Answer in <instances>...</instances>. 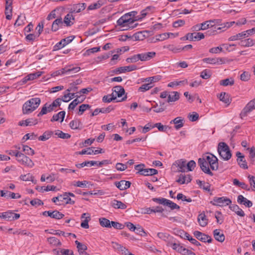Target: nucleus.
Masks as SVG:
<instances>
[{
	"mask_svg": "<svg viewBox=\"0 0 255 255\" xmlns=\"http://www.w3.org/2000/svg\"><path fill=\"white\" fill-rule=\"evenodd\" d=\"M137 13L136 11H132L124 14L117 20V24L123 28V30L135 28L138 25L137 23H134L138 19L135 18Z\"/></svg>",
	"mask_w": 255,
	"mask_h": 255,
	"instance_id": "f257e3e1",
	"label": "nucleus"
},
{
	"mask_svg": "<svg viewBox=\"0 0 255 255\" xmlns=\"http://www.w3.org/2000/svg\"><path fill=\"white\" fill-rule=\"evenodd\" d=\"M41 102L39 98H33L27 101L22 106L23 114H29L35 110L39 106Z\"/></svg>",
	"mask_w": 255,
	"mask_h": 255,
	"instance_id": "f03ea898",
	"label": "nucleus"
},
{
	"mask_svg": "<svg viewBox=\"0 0 255 255\" xmlns=\"http://www.w3.org/2000/svg\"><path fill=\"white\" fill-rule=\"evenodd\" d=\"M61 104V98H57L52 103H46L42 108L41 111L38 113L37 116L39 117L46 114L47 113L56 111L57 108L59 107Z\"/></svg>",
	"mask_w": 255,
	"mask_h": 255,
	"instance_id": "7ed1b4c3",
	"label": "nucleus"
},
{
	"mask_svg": "<svg viewBox=\"0 0 255 255\" xmlns=\"http://www.w3.org/2000/svg\"><path fill=\"white\" fill-rule=\"evenodd\" d=\"M218 152L220 157L224 160H229L232 154L229 146L225 142H220L218 144Z\"/></svg>",
	"mask_w": 255,
	"mask_h": 255,
	"instance_id": "20e7f679",
	"label": "nucleus"
},
{
	"mask_svg": "<svg viewBox=\"0 0 255 255\" xmlns=\"http://www.w3.org/2000/svg\"><path fill=\"white\" fill-rule=\"evenodd\" d=\"M219 20L214 19L204 21L201 23V28L202 30H206L208 28H212V31L210 32V34L215 35L217 30H221L222 27L215 26L216 24L218 23Z\"/></svg>",
	"mask_w": 255,
	"mask_h": 255,
	"instance_id": "39448f33",
	"label": "nucleus"
},
{
	"mask_svg": "<svg viewBox=\"0 0 255 255\" xmlns=\"http://www.w3.org/2000/svg\"><path fill=\"white\" fill-rule=\"evenodd\" d=\"M203 155L206 160L208 162L211 169L213 170H218L219 164L217 157L211 153H207Z\"/></svg>",
	"mask_w": 255,
	"mask_h": 255,
	"instance_id": "423d86ee",
	"label": "nucleus"
},
{
	"mask_svg": "<svg viewBox=\"0 0 255 255\" xmlns=\"http://www.w3.org/2000/svg\"><path fill=\"white\" fill-rule=\"evenodd\" d=\"M20 214L15 213L12 211L9 210L4 212L0 213V218L6 221L11 222L19 219Z\"/></svg>",
	"mask_w": 255,
	"mask_h": 255,
	"instance_id": "0eeeda50",
	"label": "nucleus"
},
{
	"mask_svg": "<svg viewBox=\"0 0 255 255\" xmlns=\"http://www.w3.org/2000/svg\"><path fill=\"white\" fill-rule=\"evenodd\" d=\"M16 160L21 165L29 168H32L34 165L30 158L21 152L16 158Z\"/></svg>",
	"mask_w": 255,
	"mask_h": 255,
	"instance_id": "6e6552de",
	"label": "nucleus"
},
{
	"mask_svg": "<svg viewBox=\"0 0 255 255\" xmlns=\"http://www.w3.org/2000/svg\"><path fill=\"white\" fill-rule=\"evenodd\" d=\"M231 200L226 197H214L211 203L215 206H225L231 203Z\"/></svg>",
	"mask_w": 255,
	"mask_h": 255,
	"instance_id": "1a4fd4ad",
	"label": "nucleus"
},
{
	"mask_svg": "<svg viewBox=\"0 0 255 255\" xmlns=\"http://www.w3.org/2000/svg\"><path fill=\"white\" fill-rule=\"evenodd\" d=\"M198 163L200 168L205 173L210 176L213 175V173L209 168V165L208 164V162L206 160L204 155L202 156V158H199L198 159Z\"/></svg>",
	"mask_w": 255,
	"mask_h": 255,
	"instance_id": "9d476101",
	"label": "nucleus"
},
{
	"mask_svg": "<svg viewBox=\"0 0 255 255\" xmlns=\"http://www.w3.org/2000/svg\"><path fill=\"white\" fill-rule=\"evenodd\" d=\"M255 109V103L253 101H251L241 111L240 115L241 118L243 119L246 117L249 113Z\"/></svg>",
	"mask_w": 255,
	"mask_h": 255,
	"instance_id": "9b49d317",
	"label": "nucleus"
},
{
	"mask_svg": "<svg viewBox=\"0 0 255 255\" xmlns=\"http://www.w3.org/2000/svg\"><path fill=\"white\" fill-rule=\"evenodd\" d=\"M194 235L198 240L203 242L210 243L212 241V239L210 236L204 234L199 231H195L194 232Z\"/></svg>",
	"mask_w": 255,
	"mask_h": 255,
	"instance_id": "f8f14e48",
	"label": "nucleus"
},
{
	"mask_svg": "<svg viewBox=\"0 0 255 255\" xmlns=\"http://www.w3.org/2000/svg\"><path fill=\"white\" fill-rule=\"evenodd\" d=\"M43 215L45 216H49L52 218L56 219H61L64 217V215L57 210L53 211H46L43 212Z\"/></svg>",
	"mask_w": 255,
	"mask_h": 255,
	"instance_id": "ddd939ff",
	"label": "nucleus"
},
{
	"mask_svg": "<svg viewBox=\"0 0 255 255\" xmlns=\"http://www.w3.org/2000/svg\"><path fill=\"white\" fill-rule=\"evenodd\" d=\"M236 156H237V161L240 166L245 169H248V166L247 163L245 159V156L242 153L239 151L237 152Z\"/></svg>",
	"mask_w": 255,
	"mask_h": 255,
	"instance_id": "4468645a",
	"label": "nucleus"
},
{
	"mask_svg": "<svg viewBox=\"0 0 255 255\" xmlns=\"http://www.w3.org/2000/svg\"><path fill=\"white\" fill-rule=\"evenodd\" d=\"M111 244L113 249L118 253L122 255H126L128 253V249L119 243L112 242Z\"/></svg>",
	"mask_w": 255,
	"mask_h": 255,
	"instance_id": "2eb2a0df",
	"label": "nucleus"
},
{
	"mask_svg": "<svg viewBox=\"0 0 255 255\" xmlns=\"http://www.w3.org/2000/svg\"><path fill=\"white\" fill-rule=\"evenodd\" d=\"M174 166L178 167L177 169V171L181 172H185L186 169V162L183 159L178 160L173 164V168Z\"/></svg>",
	"mask_w": 255,
	"mask_h": 255,
	"instance_id": "dca6fc26",
	"label": "nucleus"
},
{
	"mask_svg": "<svg viewBox=\"0 0 255 255\" xmlns=\"http://www.w3.org/2000/svg\"><path fill=\"white\" fill-rule=\"evenodd\" d=\"M113 95H114V97L116 99L117 97L121 98L122 97L125 93V89L121 86H115L113 89Z\"/></svg>",
	"mask_w": 255,
	"mask_h": 255,
	"instance_id": "f3484780",
	"label": "nucleus"
},
{
	"mask_svg": "<svg viewBox=\"0 0 255 255\" xmlns=\"http://www.w3.org/2000/svg\"><path fill=\"white\" fill-rule=\"evenodd\" d=\"M204 62L211 64H222L225 63L224 59L222 58H206L203 59Z\"/></svg>",
	"mask_w": 255,
	"mask_h": 255,
	"instance_id": "a211bd4d",
	"label": "nucleus"
},
{
	"mask_svg": "<svg viewBox=\"0 0 255 255\" xmlns=\"http://www.w3.org/2000/svg\"><path fill=\"white\" fill-rule=\"evenodd\" d=\"M140 61H148L154 58L156 55V53L154 51L148 52L145 53H139Z\"/></svg>",
	"mask_w": 255,
	"mask_h": 255,
	"instance_id": "6ab92c4d",
	"label": "nucleus"
},
{
	"mask_svg": "<svg viewBox=\"0 0 255 255\" xmlns=\"http://www.w3.org/2000/svg\"><path fill=\"white\" fill-rule=\"evenodd\" d=\"M115 184L120 190H124L129 188L131 183L128 181L121 180L119 182H116Z\"/></svg>",
	"mask_w": 255,
	"mask_h": 255,
	"instance_id": "aec40b11",
	"label": "nucleus"
},
{
	"mask_svg": "<svg viewBox=\"0 0 255 255\" xmlns=\"http://www.w3.org/2000/svg\"><path fill=\"white\" fill-rule=\"evenodd\" d=\"M38 123L37 120L34 118H29L25 120H22L19 122L18 125L20 126H31Z\"/></svg>",
	"mask_w": 255,
	"mask_h": 255,
	"instance_id": "412c9836",
	"label": "nucleus"
},
{
	"mask_svg": "<svg viewBox=\"0 0 255 255\" xmlns=\"http://www.w3.org/2000/svg\"><path fill=\"white\" fill-rule=\"evenodd\" d=\"M74 20L75 17L70 11L65 16L63 22L67 26H70L73 24Z\"/></svg>",
	"mask_w": 255,
	"mask_h": 255,
	"instance_id": "4be33fe9",
	"label": "nucleus"
},
{
	"mask_svg": "<svg viewBox=\"0 0 255 255\" xmlns=\"http://www.w3.org/2000/svg\"><path fill=\"white\" fill-rule=\"evenodd\" d=\"M86 7L85 3H79L74 4L71 9V12L73 13H79L84 10Z\"/></svg>",
	"mask_w": 255,
	"mask_h": 255,
	"instance_id": "5701e85b",
	"label": "nucleus"
},
{
	"mask_svg": "<svg viewBox=\"0 0 255 255\" xmlns=\"http://www.w3.org/2000/svg\"><path fill=\"white\" fill-rule=\"evenodd\" d=\"M255 43V40L249 38L246 39H243V40H241L238 44L241 47H249L253 46Z\"/></svg>",
	"mask_w": 255,
	"mask_h": 255,
	"instance_id": "b1692460",
	"label": "nucleus"
},
{
	"mask_svg": "<svg viewBox=\"0 0 255 255\" xmlns=\"http://www.w3.org/2000/svg\"><path fill=\"white\" fill-rule=\"evenodd\" d=\"M81 219H84L83 222L81 224V226L84 229H88L89 228V226L88 224V222L91 220L90 215L89 213H83L81 215Z\"/></svg>",
	"mask_w": 255,
	"mask_h": 255,
	"instance_id": "393cba45",
	"label": "nucleus"
},
{
	"mask_svg": "<svg viewBox=\"0 0 255 255\" xmlns=\"http://www.w3.org/2000/svg\"><path fill=\"white\" fill-rule=\"evenodd\" d=\"M237 201L240 204L244 205L247 207H251L253 206L252 202L242 195H240L238 196Z\"/></svg>",
	"mask_w": 255,
	"mask_h": 255,
	"instance_id": "a878e982",
	"label": "nucleus"
},
{
	"mask_svg": "<svg viewBox=\"0 0 255 255\" xmlns=\"http://www.w3.org/2000/svg\"><path fill=\"white\" fill-rule=\"evenodd\" d=\"M191 177L190 175L180 174L176 181L181 184H187L191 181Z\"/></svg>",
	"mask_w": 255,
	"mask_h": 255,
	"instance_id": "bb28decb",
	"label": "nucleus"
},
{
	"mask_svg": "<svg viewBox=\"0 0 255 255\" xmlns=\"http://www.w3.org/2000/svg\"><path fill=\"white\" fill-rule=\"evenodd\" d=\"M63 25V22L62 18L56 19L53 22L51 26V30L53 31H57L59 28H62Z\"/></svg>",
	"mask_w": 255,
	"mask_h": 255,
	"instance_id": "cd10ccee",
	"label": "nucleus"
},
{
	"mask_svg": "<svg viewBox=\"0 0 255 255\" xmlns=\"http://www.w3.org/2000/svg\"><path fill=\"white\" fill-rule=\"evenodd\" d=\"M198 222L200 226L204 227L206 226L208 223V220L204 213L200 214L198 216Z\"/></svg>",
	"mask_w": 255,
	"mask_h": 255,
	"instance_id": "c85d7f7f",
	"label": "nucleus"
},
{
	"mask_svg": "<svg viewBox=\"0 0 255 255\" xmlns=\"http://www.w3.org/2000/svg\"><path fill=\"white\" fill-rule=\"evenodd\" d=\"M137 67L135 65H131L128 66L121 67L117 68L116 70L119 73H125L126 72H130L136 70Z\"/></svg>",
	"mask_w": 255,
	"mask_h": 255,
	"instance_id": "c756f323",
	"label": "nucleus"
},
{
	"mask_svg": "<svg viewBox=\"0 0 255 255\" xmlns=\"http://www.w3.org/2000/svg\"><path fill=\"white\" fill-rule=\"evenodd\" d=\"M213 235L215 239L220 242H223L225 240V236L223 232L219 229H216L213 232Z\"/></svg>",
	"mask_w": 255,
	"mask_h": 255,
	"instance_id": "7c9ffc66",
	"label": "nucleus"
},
{
	"mask_svg": "<svg viewBox=\"0 0 255 255\" xmlns=\"http://www.w3.org/2000/svg\"><path fill=\"white\" fill-rule=\"evenodd\" d=\"M180 93L177 91H173L170 93L168 96L167 102H174L179 100Z\"/></svg>",
	"mask_w": 255,
	"mask_h": 255,
	"instance_id": "2f4dec72",
	"label": "nucleus"
},
{
	"mask_svg": "<svg viewBox=\"0 0 255 255\" xmlns=\"http://www.w3.org/2000/svg\"><path fill=\"white\" fill-rule=\"evenodd\" d=\"M70 127L73 129H80L82 128V124L80 120L75 119L70 122Z\"/></svg>",
	"mask_w": 255,
	"mask_h": 255,
	"instance_id": "473e14b6",
	"label": "nucleus"
},
{
	"mask_svg": "<svg viewBox=\"0 0 255 255\" xmlns=\"http://www.w3.org/2000/svg\"><path fill=\"white\" fill-rule=\"evenodd\" d=\"M65 111H61L58 113L52 116V119L50 120L51 122H56L58 121L60 119V122H62L64 120L65 116Z\"/></svg>",
	"mask_w": 255,
	"mask_h": 255,
	"instance_id": "72a5a7b5",
	"label": "nucleus"
},
{
	"mask_svg": "<svg viewBox=\"0 0 255 255\" xmlns=\"http://www.w3.org/2000/svg\"><path fill=\"white\" fill-rule=\"evenodd\" d=\"M183 121V120L182 119H181V117H177V118H175L174 119H173V120H172L170 122V124H172V123L174 124H175V128L176 129H179L180 128H181L184 125Z\"/></svg>",
	"mask_w": 255,
	"mask_h": 255,
	"instance_id": "f704fd0d",
	"label": "nucleus"
},
{
	"mask_svg": "<svg viewBox=\"0 0 255 255\" xmlns=\"http://www.w3.org/2000/svg\"><path fill=\"white\" fill-rule=\"evenodd\" d=\"M230 209L235 212L238 216L244 217L245 215L244 212L237 205H232L229 207Z\"/></svg>",
	"mask_w": 255,
	"mask_h": 255,
	"instance_id": "c9c22d12",
	"label": "nucleus"
},
{
	"mask_svg": "<svg viewBox=\"0 0 255 255\" xmlns=\"http://www.w3.org/2000/svg\"><path fill=\"white\" fill-rule=\"evenodd\" d=\"M112 206L115 209H125L127 206L120 201L114 200L111 203Z\"/></svg>",
	"mask_w": 255,
	"mask_h": 255,
	"instance_id": "e433bc0d",
	"label": "nucleus"
},
{
	"mask_svg": "<svg viewBox=\"0 0 255 255\" xmlns=\"http://www.w3.org/2000/svg\"><path fill=\"white\" fill-rule=\"evenodd\" d=\"M245 34L244 33V31H243L241 33H239L236 35L231 36L228 39L229 41H236V40H243V39L246 38Z\"/></svg>",
	"mask_w": 255,
	"mask_h": 255,
	"instance_id": "4c0bfd02",
	"label": "nucleus"
},
{
	"mask_svg": "<svg viewBox=\"0 0 255 255\" xmlns=\"http://www.w3.org/2000/svg\"><path fill=\"white\" fill-rule=\"evenodd\" d=\"M196 182L200 188H202L204 190L208 192L210 191L211 185L209 183L205 182V181H201L199 180H197Z\"/></svg>",
	"mask_w": 255,
	"mask_h": 255,
	"instance_id": "58836bf2",
	"label": "nucleus"
},
{
	"mask_svg": "<svg viewBox=\"0 0 255 255\" xmlns=\"http://www.w3.org/2000/svg\"><path fill=\"white\" fill-rule=\"evenodd\" d=\"M48 243L52 246L58 247L61 246V243L59 239L54 237L47 238Z\"/></svg>",
	"mask_w": 255,
	"mask_h": 255,
	"instance_id": "ea45409f",
	"label": "nucleus"
},
{
	"mask_svg": "<svg viewBox=\"0 0 255 255\" xmlns=\"http://www.w3.org/2000/svg\"><path fill=\"white\" fill-rule=\"evenodd\" d=\"M5 196H4L7 199H19L21 197L19 193H15L13 192H11L10 191H8L7 190H5Z\"/></svg>",
	"mask_w": 255,
	"mask_h": 255,
	"instance_id": "a19ab883",
	"label": "nucleus"
},
{
	"mask_svg": "<svg viewBox=\"0 0 255 255\" xmlns=\"http://www.w3.org/2000/svg\"><path fill=\"white\" fill-rule=\"evenodd\" d=\"M161 79V76L160 75H156L150 77H148L142 80V82H148L151 84V85H153V83L159 81Z\"/></svg>",
	"mask_w": 255,
	"mask_h": 255,
	"instance_id": "79ce46f5",
	"label": "nucleus"
},
{
	"mask_svg": "<svg viewBox=\"0 0 255 255\" xmlns=\"http://www.w3.org/2000/svg\"><path fill=\"white\" fill-rule=\"evenodd\" d=\"M79 98H81L80 97H77L75 100H74L68 106V109L69 110H74L75 108L79 104L83 102V101L85 100V98H82L81 100H79Z\"/></svg>",
	"mask_w": 255,
	"mask_h": 255,
	"instance_id": "37998d69",
	"label": "nucleus"
},
{
	"mask_svg": "<svg viewBox=\"0 0 255 255\" xmlns=\"http://www.w3.org/2000/svg\"><path fill=\"white\" fill-rule=\"evenodd\" d=\"M142 173L141 175L144 176H151L157 174L158 171L156 169L153 168H145L141 170Z\"/></svg>",
	"mask_w": 255,
	"mask_h": 255,
	"instance_id": "c03bdc74",
	"label": "nucleus"
},
{
	"mask_svg": "<svg viewBox=\"0 0 255 255\" xmlns=\"http://www.w3.org/2000/svg\"><path fill=\"white\" fill-rule=\"evenodd\" d=\"M60 201L64 202L66 204H74L75 203V201L72 200L69 196H68L67 193H65L63 195H60Z\"/></svg>",
	"mask_w": 255,
	"mask_h": 255,
	"instance_id": "a18cd8bd",
	"label": "nucleus"
},
{
	"mask_svg": "<svg viewBox=\"0 0 255 255\" xmlns=\"http://www.w3.org/2000/svg\"><path fill=\"white\" fill-rule=\"evenodd\" d=\"M234 80L233 78H227L220 81V84L223 86H232L234 84Z\"/></svg>",
	"mask_w": 255,
	"mask_h": 255,
	"instance_id": "49530a36",
	"label": "nucleus"
},
{
	"mask_svg": "<svg viewBox=\"0 0 255 255\" xmlns=\"http://www.w3.org/2000/svg\"><path fill=\"white\" fill-rule=\"evenodd\" d=\"M43 73V72L42 71H37L36 72L30 74L25 77L26 80H33L41 76Z\"/></svg>",
	"mask_w": 255,
	"mask_h": 255,
	"instance_id": "de8ad7c7",
	"label": "nucleus"
},
{
	"mask_svg": "<svg viewBox=\"0 0 255 255\" xmlns=\"http://www.w3.org/2000/svg\"><path fill=\"white\" fill-rule=\"evenodd\" d=\"M99 222L101 226L106 228H111V222L109 220L105 218H102L99 219Z\"/></svg>",
	"mask_w": 255,
	"mask_h": 255,
	"instance_id": "09e8293b",
	"label": "nucleus"
},
{
	"mask_svg": "<svg viewBox=\"0 0 255 255\" xmlns=\"http://www.w3.org/2000/svg\"><path fill=\"white\" fill-rule=\"evenodd\" d=\"M53 134L51 131L47 130L44 132L43 134L38 137L39 140L45 141L50 138Z\"/></svg>",
	"mask_w": 255,
	"mask_h": 255,
	"instance_id": "8fccbe9b",
	"label": "nucleus"
},
{
	"mask_svg": "<svg viewBox=\"0 0 255 255\" xmlns=\"http://www.w3.org/2000/svg\"><path fill=\"white\" fill-rule=\"evenodd\" d=\"M104 4L102 0H99L97 2L91 4L88 7V10H94L99 8Z\"/></svg>",
	"mask_w": 255,
	"mask_h": 255,
	"instance_id": "3c124183",
	"label": "nucleus"
},
{
	"mask_svg": "<svg viewBox=\"0 0 255 255\" xmlns=\"http://www.w3.org/2000/svg\"><path fill=\"white\" fill-rule=\"evenodd\" d=\"M220 100L222 101L227 105H229L231 103V101L229 98V96L226 93H221L219 97Z\"/></svg>",
	"mask_w": 255,
	"mask_h": 255,
	"instance_id": "603ef678",
	"label": "nucleus"
},
{
	"mask_svg": "<svg viewBox=\"0 0 255 255\" xmlns=\"http://www.w3.org/2000/svg\"><path fill=\"white\" fill-rule=\"evenodd\" d=\"M153 85H151V84L147 82L146 84H144L142 85L139 88L138 91L141 92H145L149 89H150L152 87H153Z\"/></svg>",
	"mask_w": 255,
	"mask_h": 255,
	"instance_id": "864d4df0",
	"label": "nucleus"
},
{
	"mask_svg": "<svg viewBox=\"0 0 255 255\" xmlns=\"http://www.w3.org/2000/svg\"><path fill=\"white\" fill-rule=\"evenodd\" d=\"M55 134L57 135L59 137L62 139H68L71 137V135L69 134L64 133L60 130H56Z\"/></svg>",
	"mask_w": 255,
	"mask_h": 255,
	"instance_id": "5fc2aeb1",
	"label": "nucleus"
},
{
	"mask_svg": "<svg viewBox=\"0 0 255 255\" xmlns=\"http://www.w3.org/2000/svg\"><path fill=\"white\" fill-rule=\"evenodd\" d=\"M140 60L139 53L134 55L130 57L127 58L126 61L128 63H135Z\"/></svg>",
	"mask_w": 255,
	"mask_h": 255,
	"instance_id": "6e6d98bb",
	"label": "nucleus"
},
{
	"mask_svg": "<svg viewBox=\"0 0 255 255\" xmlns=\"http://www.w3.org/2000/svg\"><path fill=\"white\" fill-rule=\"evenodd\" d=\"M251 78V74L247 71H244L240 75V80L242 81H248Z\"/></svg>",
	"mask_w": 255,
	"mask_h": 255,
	"instance_id": "4d7b16f0",
	"label": "nucleus"
},
{
	"mask_svg": "<svg viewBox=\"0 0 255 255\" xmlns=\"http://www.w3.org/2000/svg\"><path fill=\"white\" fill-rule=\"evenodd\" d=\"M22 151L28 155H33L34 154V151L31 148L26 145H22Z\"/></svg>",
	"mask_w": 255,
	"mask_h": 255,
	"instance_id": "13d9d810",
	"label": "nucleus"
},
{
	"mask_svg": "<svg viewBox=\"0 0 255 255\" xmlns=\"http://www.w3.org/2000/svg\"><path fill=\"white\" fill-rule=\"evenodd\" d=\"M167 246L171 247L173 250L176 251L179 253H180V250L182 249L183 248V247L181 246L179 244L173 243L171 242L168 243Z\"/></svg>",
	"mask_w": 255,
	"mask_h": 255,
	"instance_id": "bf43d9fd",
	"label": "nucleus"
},
{
	"mask_svg": "<svg viewBox=\"0 0 255 255\" xmlns=\"http://www.w3.org/2000/svg\"><path fill=\"white\" fill-rule=\"evenodd\" d=\"M200 76L204 79H208L211 76V73L208 69H205L201 72Z\"/></svg>",
	"mask_w": 255,
	"mask_h": 255,
	"instance_id": "052dcab7",
	"label": "nucleus"
},
{
	"mask_svg": "<svg viewBox=\"0 0 255 255\" xmlns=\"http://www.w3.org/2000/svg\"><path fill=\"white\" fill-rule=\"evenodd\" d=\"M93 148H94V147H92L87 148V149H84L81 151L77 152V154H80V155H83V154H85L91 155L93 154Z\"/></svg>",
	"mask_w": 255,
	"mask_h": 255,
	"instance_id": "680f3d73",
	"label": "nucleus"
},
{
	"mask_svg": "<svg viewBox=\"0 0 255 255\" xmlns=\"http://www.w3.org/2000/svg\"><path fill=\"white\" fill-rule=\"evenodd\" d=\"M166 203V204L165 206L169 207L171 210H174L175 209H179L180 208V207L178 205L169 200L167 199V202Z\"/></svg>",
	"mask_w": 255,
	"mask_h": 255,
	"instance_id": "e2e57ef3",
	"label": "nucleus"
},
{
	"mask_svg": "<svg viewBox=\"0 0 255 255\" xmlns=\"http://www.w3.org/2000/svg\"><path fill=\"white\" fill-rule=\"evenodd\" d=\"M176 198L178 200H181L182 201H186L187 202H191L192 201L191 198H187L182 193H178L177 195Z\"/></svg>",
	"mask_w": 255,
	"mask_h": 255,
	"instance_id": "0e129e2a",
	"label": "nucleus"
},
{
	"mask_svg": "<svg viewBox=\"0 0 255 255\" xmlns=\"http://www.w3.org/2000/svg\"><path fill=\"white\" fill-rule=\"evenodd\" d=\"M75 243V244L76 245L77 248L78 249V251H83L87 250V247L85 244H82L78 242V241H76Z\"/></svg>",
	"mask_w": 255,
	"mask_h": 255,
	"instance_id": "69168bd1",
	"label": "nucleus"
},
{
	"mask_svg": "<svg viewBox=\"0 0 255 255\" xmlns=\"http://www.w3.org/2000/svg\"><path fill=\"white\" fill-rule=\"evenodd\" d=\"M90 107L88 104H82L79 107V112L78 113L79 115H82L83 113L88 109Z\"/></svg>",
	"mask_w": 255,
	"mask_h": 255,
	"instance_id": "338daca9",
	"label": "nucleus"
},
{
	"mask_svg": "<svg viewBox=\"0 0 255 255\" xmlns=\"http://www.w3.org/2000/svg\"><path fill=\"white\" fill-rule=\"evenodd\" d=\"M180 254L183 255H196L194 252L184 247L180 250Z\"/></svg>",
	"mask_w": 255,
	"mask_h": 255,
	"instance_id": "774afa93",
	"label": "nucleus"
}]
</instances>
